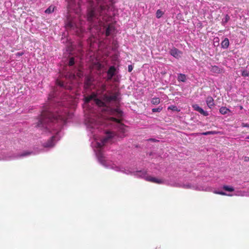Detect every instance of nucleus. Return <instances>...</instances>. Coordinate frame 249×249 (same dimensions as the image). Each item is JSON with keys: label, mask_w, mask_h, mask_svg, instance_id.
Listing matches in <instances>:
<instances>
[{"label": "nucleus", "mask_w": 249, "mask_h": 249, "mask_svg": "<svg viewBox=\"0 0 249 249\" xmlns=\"http://www.w3.org/2000/svg\"><path fill=\"white\" fill-rule=\"evenodd\" d=\"M97 93L93 92L89 96L84 98L83 108L85 114V124L89 136L92 141L91 145L94 149L99 162L105 167L121 172L126 174H133L137 178L157 184H165L174 187L185 189H193L199 191H211L204 189L202 187H196L191 184L179 183L174 179L165 180L157 178L147 174L144 171H134L130 169L116 165L111 161H107L104 156L103 146L111 139L117 136H125L126 126L120 122L123 112L119 108L112 109L107 106L111 103L119 101L120 94L115 92L111 94H104L103 101L97 98V94H101L106 90V85L102 84L98 87Z\"/></svg>", "instance_id": "obj_1"}, {"label": "nucleus", "mask_w": 249, "mask_h": 249, "mask_svg": "<svg viewBox=\"0 0 249 249\" xmlns=\"http://www.w3.org/2000/svg\"><path fill=\"white\" fill-rule=\"evenodd\" d=\"M69 9L78 14L81 10L82 3H87L88 6L87 20V29L90 33L89 39L90 46L97 44L100 42L101 36L105 33V36H109L114 30V26L111 23L112 17L110 9L113 8L111 5L112 0H109V5L107 0H67Z\"/></svg>", "instance_id": "obj_2"}, {"label": "nucleus", "mask_w": 249, "mask_h": 249, "mask_svg": "<svg viewBox=\"0 0 249 249\" xmlns=\"http://www.w3.org/2000/svg\"><path fill=\"white\" fill-rule=\"evenodd\" d=\"M56 115H53L51 112L43 111L40 117L37 126L51 131L53 130V125H55V123H59V125H61L67 123L68 119L71 118L72 114L68 112L67 108L63 109V111H60Z\"/></svg>", "instance_id": "obj_3"}, {"label": "nucleus", "mask_w": 249, "mask_h": 249, "mask_svg": "<svg viewBox=\"0 0 249 249\" xmlns=\"http://www.w3.org/2000/svg\"><path fill=\"white\" fill-rule=\"evenodd\" d=\"M79 19V21L77 22L75 19L68 20L66 24V27L68 29L73 30L76 34L80 36H82V34L86 31V27L84 26V21Z\"/></svg>", "instance_id": "obj_4"}, {"label": "nucleus", "mask_w": 249, "mask_h": 249, "mask_svg": "<svg viewBox=\"0 0 249 249\" xmlns=\"http://www.w3.org/2000/svg\"><path fill=\"white\" fill-rule=\"evenodd\" d=\"M83 76V73L82 72L78 70L76 73V75H75L74 73H73L72 72H69L67 73L65 77L66 79H69L71 81V83L69 84H68L67 83H66L65 82H64L63 81H59L58 80L56 81V84L58 86H60L61 88H64L67 89L69 90H71L73 88V85L72 84V82L73 81L76 79L77 77L78 78H81Z\"/></svg>", "instance_id": "obj_5"}, {"label": "nucleus", "mask_w": 249, "mask_h": 249, "mask_svg": "<svg viewBox=\"0 0 249 249\" xmlns=\"http://www.w3.org/2000/svg\"><path fill=\"white\" fill-rule=\"evenodd\" d=\"M32 153V152H23L20 155H15L11 153L2 154L0 155V160H10L28 156Z\"/></svg>", "instance_id": "obj_6"}, {"label": "nucleus", "mask_w": 249, "mask_h": 249, "mask_svg": "<svg viewBox=\"0 0 249 249\" xmlns=\"http://www.w3.org/2000/svg\"><path fill=\"white\" fill-rule=\"evenodd\" d=\"M59 130H60V127H59L58 128H57L56 130H55V131H56V135L53 136L52 137V138L49 141H48V142H46L44 144V147H52L54 145L56 142L58 141L59 139V138H58V136L60 133Z\"/></svg>", "instance_id": "obj_7"}, {"label": "nucleus", "mask_w": 249, "mask_h": 249, "mask_svg": "<svg viewBox=\"0 0 249 249\" xmlns=\"http://www.w3.org/2000/svg\"><path fill=\"white\" fill-rule=\"evenodd\" d=\"M95 82L92 76L89 75L87 76L86 77L84 85L85 89H92L97 88L95 85Z\"/></svg>", "instance_id": "obj_8"}, {"label": "nucleus", "mask_w": 249, "mask_h": 249, "mask_svg": "<svg viewBox=\"0 0 249 249\" xmlns=\"http://www.w3.org/2000/svg\"><path fill=\"white\" fill-rule=\"evenodd\" d=\"M116 71V69L114 66H110L107 71V80L108 81L111 80L113 76L115 75Z\"/></svg>", "instance_id": "obj_9"}, {"label": "nucleus", "mask_w": 249, "mask_h": 249, "mask_svg": "<svg viewBox=\"0 0 249 249\" xmlns=\"http://www.w3.org/2000/svg\"><path fill=\"white\" fill-rule=\"evenodd\" d=\"M192 107L195 110L198 111V112H199L200 114L203 115L204 116H207L208 115V112L204 110L198 105H197V104L193 105Z\"/></svg>", "instance_id": "obj_10"}, {"label": "nucleus", "mask_w": 249, "mask_h": 249, "mask_svg": "<svg viewBox=\"0 0 249 249\" xmlns=\"http://www.w3.org/2000/svg\"><path fill=\"white\" fill-rule=\"evenodd\" d=\"M170 54L176 58H179L181 56V53L178 49L174 48L171 50Z\"/></svg>", "instance_id": "obj_11"}, {"label": "nucleus", "mask_w": 249, "mask_h": 249, "mask_svg": "<svg viewBox=\"0 0 249 249\" xmlns=\"http://www.w3.org/2000/svg\"><path fill=\"white\" fill-rule=\"evenodd\" d=\"M207 106L209 108H212L214 105V100L211 96H208L206 100Z\"/></svg>", "instance_id": "obj_12"}, {"label": "nucleus", "mask_w": 249, "mask_h": 249, "mask_svg": "<svg viewBox=\"0 0 249 249\" xmlns=\"http://www.w3.org/2000/svg\"><path fill=\"white\" fill-rule=\"evenodd\" d=\"M221 47L223 49H227L229 46V40L228 38H225L221 43Z\"/></svg>", "instance_id": "obj_13"}, {"label": "nucleus", "mask_w": 249, "mask_h": 249, "mask_svg": "<svg viewBox=\"0 0 249 249\" xmlns=\"http://www.w3.org/2000/svg\"><path fill=\"white\" fill-rule=\"evenodd\" d=\"M222 134V133L220 131H207L205 132H203L200 134L202 135H214V134Z\"/></svg>", "instance_id": "obj_14"}, {"label": "nucleus", "mask_w": 249, "mask_h": 249, "mask_svg": "<svg viewBox=\"0 0 249 249\" xmlns=\"http://www.w3.org/2000/svg\"><path fill=\"white\" fill-rule=\"evenodd\" d=\"M219 112L221 114L225 115L230 112V110L225 107H222L219 109Z\"/></svg>", "instance_id": "obj_15"}, {"label": "nucleus", "mask_w": 249, "mask_h": 249, "mask_svg": "<svg viewBox=\"0 0 249 249\" xmlns=\"http://www.w3.org/2000/svg\"><path fill=\"white\" fill-rule=\"evenodd\" d=\"M178 81L184 82L186 80V76L182 73H179L178 76Z\"/></svg>", "instance_id": "obj_16"}, {"label": "nucleus", "mask_w": 249, "mask_h": 249, "mask_svg": "<svg viewBox=\"0 0 249 249\" xmlns=\"http://www.w3.org/2000/svg\"><path fill=\"white\" fill-rule=\"evenodd\" d=\"M168 110H171L174 111H177L179 112L180 111V109L178 108V107L176 106L175 105H171L168 107Z\"/></svg>", "instance_id": "obj_17"}, {"label": "nucleus", "mask_w": 249, "mask_h": 249, "mask_svg": "<svg viewBox=\"0 0 249 249\" xmlns=\"http://www.w3.org/2000/svg\"><path fill=\"white\" fill-rule=\"evenodd\" d=\"M160 103V99L158 97H154L151 100V103L153 105H158Z\"/></svg>", "instance_id": "obj_18"}, {"label": "nucleus", "mask_w": 249, "mask_h": 249, "mask_svg": "<svg viewBox=\"0 0 249 249\" xmlns=\"http://www.w3.org/2000/svg\"><path fill=\"white\" fill-rule=\"evenodd\" d=\"M223 188L225 191H227L228 192H232L234 191V188L232 186L224 185V186H223Z\"/></svg>", "instance_id": "obj_19"}, {"label": "nucleus", "mask_w": 249, "mask_h": 249, "mask_svg": "<svg viewBox=\"0 0 249 249\" xmlns=\"http://www.w3.org/2000/svg\"><path fill=\"white\" fill-rule=\"evenodd\" d=\"M54 7L53 6H50L45 11L47 14H50L54 11Z\"/></svg>", "instance_id": "obj_20"}, {"label": "nucleus", "mask_w": 249, "mask_h": 249, "mask_svg": "<svg viewBox=\"0 0 249 249\" xmlns=\"http://www.w3.org/2000/svg\"><path fill=\"white\" fill-rule=\"evenodd\" d=\"M163 14L164 12L160 10V9H159L157 11L156 13V17L158 18H160L163 16Z\"/></svg>", "instance_id": "obj_21"}, {"label": "nucleus", "mask_w": 249, "mask_h": 249, "mask_svg": "<svg viewBox=\"0 0 249 249\" xmlns=\"http://www.w3.org/2000/svg\"><path fill=\"white\" fill-rule=\"evenodd\" d=\"M229 19L230 17L228 15H226L225 18L222 20V25H225L226 23L229 20Z\"/></svg>", "instance_id": "obj_22"}, {"label": "nucleus", "mask_w": 249, "mask_h": 249, "mask_svg": "<svg viewBox=\"0 0 249 249\" xmlns=\"http://www.w3.org/2000/svg\"><path fill=\"white\" fill-rule=\"evenodd\" d=\"M213 192L216 194H219V195H223V196L228 195L226 193H225L223 191H217L215 190L213 191Z\"/></svg>", "instance_id": "obj_23"}, {"label": "nucleus", "mask_w": 249, "mask_h": 249, "mask_svg": "<svg viewBox=\"0 0 249 249\" xmlns=\"http://www.w3.org/2000/svg\"><path fill=\"white\" fill-rule=\"evenodd\" d=\"M75 63V59L74 57H71L69 61V65L70 66H72Z\"/></svg>", "instance_id": "obj_24"}, {"label": "nucleus", "mask_w": 249, "mask_h": 249, "mask_svg": "<svg viewBox=\"0 0 249 249\" xmlns=\"http://www.w3.org/2000/svg\"><path fill=\"white\" fill-rule=\"evenodd\" d=\"M162 109V108L158 107V108H154L152 109V111L153 112H160Z\"/></svg>", "instance_id": "obj_25"}, {"label": "nucleus", "mask_w": 249, "mask_h": 249, "mask_svg": "<svg viewBox=\"0 0 249 249\" xmlns=\"http://www.w3.org/2000/svg\"><path fill=\"white\" fill-rule=\"evenodd\" d=\"M242 75L244 77L249 76V72L247 71H243L242 72Z\"/></svg>", "instance_id": "obj_26"}, {"label": "nucleus", "mask_w": 249, "mask_h": 249, "mask_svg": "<svg viewBox=\"0 0 249 249\" xmlns=\"http://www.w3.org/2000/svg\"><path fill=\"white\" fill-rule=\"evenodd\" d=\"M133 70V67L132 65H129L128 67V71L129 72H131Z\"/></svg>", "instance_id": "obj_27"}, {"label": "nucleus", "mask_w": 249, "mask_h": 249, "mask_svg": "<svg viewBox=\"0 0 249 249\" xmlns=\"http://www.w3.org/2000/svg\"><path fill=\"white\" fill-rule=\"evenodd\" d=\"M24 54V53L23 52H18L17 53L16 55V56H21L23 54Z\"/></svg>", "instance_id": "obj_28"}, {"label": "nucleus", "mask_w": 249, "mask_h": 249, "mask_svg": "<svg viewBox=\"0 0 249 249\" xmlns=\"http://www.w3.org/2000/svg\"><path fill=\"white\" fill-rule=\"evenodd\" d=\"M242 126L243 127H249V124H248L242 123Z\"/></svg>", "instance_id": "obj_29"}, {"label": "nucleus", "mask_w": 249, "mask_h": 249, "mask_svg": "<svg viewBox=\"0 0 249 249\" xmlns=\"http://www.w3.org/2000/svg\"><path fill=\"white\" fill-rule=\"evenodd\" d=\"M81 44L79 43L78 51L80 53H81Z\"/></svg>", "instance_id": "obj_30"}, {"label": "nucleus", "mask_w": 249, "mask_h": 249, "mask_svg": "<svg viewBox=\"0 0 249 249\" xmlns=\"http://www.w3.org/2000/svg\"><path fill=\"white\" fill-rule=\"evenodd\" d=\"M249 160V157H245V161H248Z\"/></svg>", "instance_id": "obj_31"}, {"label": "nucleus", "mask_w": 249, "mask_h": 249, "mask_svg": "<svg viewBox=\"0 0 249 249\" xmlns=\"http://www.w3.org/2000/svg\"><path fill=\"white\" fill-rule=\"evenodd\" d=\"M215 41L218 42L219 38L218 37L214 38Z\"/></svg>", "instance_id": "obj_32"}, {"label": "nucleus", "mask_w": 249, "mask_h": 249, "mask_svg": "<svg viewBox=\"0 0 249 249\" xmlns=\"http://www.w3.org/2000/svg\"><path fill=\"white\" fill-rule=\"evenodd\" d=\"M150 141H153V142H155L156 140L155 139H149Z\"/></svg>", "instance_id": "obj_33"}, {"label": "nucleus", "mask_w": 249, "mask_h": 249, "mask_svg": "<svg viewBox=\"0 0 249 249\" xmlns=\"http://www.w3.org/2000/svg\"><path fill=\"white\" fill-rule=\"evenodd\" d=\"M114 81H117V80H116V78H114Z\"/></svg>", "instance_id": "obj_34"}, {"label": "nucleus", "mask_w": 249, "mask_h": 249, "mask_svg": "<svg viewBox=\"0 0 249 249\" xmlns=\"http://www.w3.org/2000/svg\"><path fill=\"white\" fill-rule=\"evenodd\" d=\"M247 139H249V137H247Z\"/></svg>", "instance_id": "obj_35"}]
</instances>
